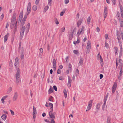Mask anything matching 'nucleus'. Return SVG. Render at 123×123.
Instances as JSON below:
<instances>
[{"label": "nucleus", "mask_w": 123, "mask_h": 123, "mask_svg": "<svg viewBox=\"0 0 123 123\" xmlns=\"http://www.w3.org/2000/svg\"><path fill=\"white\" fill-rule=\"evenodd\" d=\"M85 27L83 26H82L81 30H80L78 31L76 35L77 37H79L80 35H82L84 33Z\"/></svg>", "instance_id": "1"}, {"label": "nucleus", "mask_w": 123, "mask_h": 123, "mask_svg": "<svg viewBox=\"0 0 123 123\" xmlns=\"http://www.w3.org/2000/svg\"><path fill=\"white\" fill-rule=\"evenodd\" d=\"M91 43L90 41H89L87 43V45L86 47V53H88L89 52L91 48Z\"/></svg>", "instance_id": "2"}, {"label": "nucleus", "mask_w": 123, "mask_h": 123, "mask_svg": "<svg viewBox=\"0 0 123 123\" xmlns=\"http://www.w3.org/2000/svg\"><path fill=\"white\" fill-rule=\"evenodd\" d=\"M31 4L30 2H29L27 6V14L28 15L31 11Z\"/></svg>", "instance_id": "3"}, {"label": "nucleus", "mask_w": 123, "mask_h": 123, "mask_svg": "<svg viewBox=\"0 0 123 123\" xmlns=\"http://www.w3.org/2000/svg\"><path fill=\"white\" fill-rule=\"evenodd\" d=\"M117 86V83L115 82L113 84L112 87V92L113 93H114L116 90V88Z\"/></svg>", "instance_id": "4"}, {"label": "nucleus", "mask_w": 123, "mask_h": 123, "mask_svg": "<svg viewBox=\"0 0 123 123\" xmlns=\"http://www.w3.org/2000/svg\"><path fill=\"white\" fill-rule=\"evenodd\" d=\"M16 19L12 18L11 23L10 25V28L11 29H12L13 28L14 26L15 23V22Z\"/></svg>", "instance_id": "5"}, {"label": "nucleus", "mask_w": 123, "mask_h": 123, "mask_svg": "<svg viewBox=\"0 0 123 123\" xmlns=\"http://www.w3.org/2000/svg\"><path fill=\"white\" fill-rule=\"evenodd\" d=\"M92 100H91L89 102V104L88 105L87 109L86 111H88L91 109L92 107Z\"/></svg>", "instance_id": "6"}, {"label": "nucleus", "mask_w": 123, "mask_h": 123, "mask_svg": "<svg viewBox=\"0 0 123 123\" xmlns=\"http://www.w3.org/2000/svg\"><path fill=\"white\" fill-rule=\"evenodd\" d=\"M117 39L118 38L119 39L121 38L120 36L123 34V32L121 31H119L118 30H117Z\"/></svg>", "instance_id": "7"}, {"label": "nucleus", "mask_w": 123, "mask_h": 123, "mask_svg": "<svg viewBox=\"0 0 123 123\" xmlns=\"http://www.w3.org/2000/svg\"><path fill=\"white\" fill-rule=\"evenodd\" d=\"M18 94L17 92H15L12 98L13 100V101H16L18 98Z\"/></svg>", "instance_id": "8"}, {"label": "nucleus", "mask_w": 123, "mask_h": 123, "mask_svg": "<svg viewBox=\"0 0 123 123\" xmlns=\"http://www.w3.org/2000/svg\"><path fill=\"white\" fill-rule=\"evenodd\" d=\"M55 113L54 112L53 113H49V116L51 118H52V119L54 120L55 118Z\"/></svg>", "instance_id": "9"}, {"label": "nucleus", "mask_w": 123, "mask_h": 123, "mask_svg": "<svg viewBox=\"0 0 123 123\" xmlns=\"http://www.w3.org/2000/svg\"><path fill=\"white\" fill-rule=\"evenodd\" d=\"M107 9L106 7H105L104 8V16L105 18L107 14Z\"/></svg>", "instance_id": "10"}, {"label": "nucleus", "mask_w": 123, "mask_h": 123, "mask_svg": "<svg viewBox=\"0 0 123 123\" xmlns=\"http://www.w3.org/2000/svg\"><path fill=\"white\" fill-rule=\"evenodd\" d=\"M18 57H17L15 59L14 63L15 66L16 67V68H17L16 66L18 64Z\"/></svg>", "instance_id": "11"}, {"label": "nucleus", "mask_w": 123, "mask_h": 123, "mask_svg": "<svg viewBox=\"0 0 123 123\" xmlns=\"http://www.w3.org/2000/svg\"><path fill=\"white\" fill-rule=\"evenodd\" d=\"M43 49L42 48H41L39 50V57H41L43 55Z\"/></svg>", "instance_id": "12"}, {"label": "nucleus", "mask_w": 123, "mask_h": 123, "mask_svg": "<svg viewBox=\"0 0 123 123\" xmlns=\"http://www.w3.org/2000/svg\"><path fill=\"white\" fill-rule=\"evenodd\" d=\"M72 80L70 79L69 76L68 77V87H70L71 86V82Z\"/></svg>", "instance_id": "13"}, {"label": "nucleus", "mask_w": 123, "mask_h": 123, "mask_svg": "<svg viewBox=\"0 0 123 123\" xmlns=\"http://www.w3.org/2000/svg\"><path fill=\"white\" fill-rule=\"evenodd\" d=\"M118 20L119 21L120 27H123V19L119 18V19Z\"/></svg>", "instance_id": "14"}, {"label": "nucleus", "mask_w": 123, "mask_h": 123, "mask_svg": "<svg viewBox=\"0 0 123 123\" xmlns=\"http://www.w3.org/2000/svg\"><path fill=\"white\" fill-rule=\"evenodd\" d=\"M20 75V72L19 69H18L16 75V78L19 77Z\"/></svg>", "instance_id": "15"}, {"label": "nucleus", "mask_w": 123, "mask_h": 123, "mask_svg": "<svg viewBox=\"0 0 123 123\" xmlns=\"http://www.w3.org/2000/svg\"><path fill=\"white\" fill-rule=\"evenodd\" d=\"M9 34L7 33L5 35L4 38V41L5 42H6L7 40V38L9 36Z\"/></svg>", "instance_id": "16"}, {"label": "nucleus", "mask_w": 123, "mask_h": 123, "mask_svg": "<svg viewBox=\"0 0 123 123\" xmlns=\"http://www.w3.org/2000/svg\"><path fill=\"white\" fill-rule=\"evenodd\" d=\"M6 115L5 114H3L1 116V118L3 120L5 121L6 118Z\"/></svg>", "instance_id": "17"}, {"label": "nucleus", "mask_w": 123, "mask_h": 123, "mask_svg": "<svg viewBox=\"0 0 123 123\" xmlns=\"http://www.w3.org/2000/svg\"><path fill=\"white\" fill-rule=\"evenodd\" d=\"M33 115H36L37 114V111L35 107L34 106H33Z\"/></svg>", "instance_id": "18"}, {"label": "nucleus", "mask_w": 123, "mask_h": 123, "mask_svg": "<svg viewBox=\"0 0 123 123\" xmlns=\"http://www.w3.org/2000/svg\"><path fill=\"white\" fill-rule=\"evenodd\" d=\"M120 8V13L121 15L123 14V7L121 5H119Z\"/></svg>", "instance_id": "19"}, {"label": "nucleus", "mask_w": 123, "mask_h": 123, "mask_svg": "<svg viewBox=\"0 0 123 123\" xmlns=\"http://www.w3.org/2000/svg\"><path fill=\"white\" fill-rule=\"evenodd\" d=\"M100 61L101 62H100L101 65V66L103 67L104 64L103 60L101 56H100Z\"/></svg>", "instance_id": "20"}, {"label": "nucleus", "mask_w": 123, "mask_h": 123, "mask_svg": "<svg viewBox=\"0 0 123 123\" xmlns=\"http://www.w3.org/2000/svg\"><path fill=\"white\" fill-rule=\"evenodd\" d=\"M118 41V42L119 44V45L120 47H122V43L121 41V38H118L117 39Z\"/></svg>", "instance_id": "21"}, {"label": "nucleus", "mask_w": 123, "mask_h": 123, "mask_svg": "<svg viewBox=\"0 0 123 123\" xmlns=\"http://www.w3.org/2000/svg\"><path fill=\"white\" fill-rule=\"evenodd\" d=\"M82 23V21L81 20L78 21L77 23V26L79 27L80 26V25Z\"/></svg>", "instance_id": "22"}, {"label": "nucleus", "mask_w": 123, "mask_h": 123, "mask_svg": "<svg viewBox=\"0 0 123 123\" xmlns=\"http://www.w3.org/2000/svg\"><path fill=\"white\" fill-rule=\"evenodd\" d=\"M53 66H56V61L55 59H54L53 61Z\"/></svg>", "instance_id": "23"}, {"label": "nucleus", "mask_w": 123, "mask_h": 123, "mask_svg": "<svg viewBox=\"0 0 123 123\" xmlns=\"http://www.w3.org/2000/svg\"><path fill=\"white\" fill-rule=\"evenodd\" d=\"M72 65H71L69 63L68 64V69L69 70L70 72H71L72 71Z\"/></svg>", "instance_id": "24"}, {"label": "nucleus", "mask_w": 123, "mask_h": 123, "mask_svg": "<svg viewBox=\"0 0 123 123\" xmlns=\"http://www.w3.org/2000/svg\"><path fill=\"white\" fill-rule=\"evenodd\" d=\"M115 51V54L117 55L118 54L117 52H118V48L117 47H114Z\"/></svg>", "instance_id": "25"}, {"label": "nucleus", "mask_w": 123, "mask_h": 123, "mask_svg": "<svg viewBox=\"0 0 123 123\" xmlns=\"http://www.w3.org/2000/svg\"><path fill=\"white\" fill-rule=\"evenodd\" d=\"M83 63V60L82 59H81L79 61V65L81 66Z\"/></svg>", "instance_id": "26"}, {"label": "nucleus", "mask_w": 123, "mask_h": 123, "mask_svg": "<svg viewBox=\"0 0 123 123\" xmlns=\"http://www.w3.org/2000/svg\"><path fill=\"white\" fill-rule=\"evenodd\" d=\"M25 26H24L22 27L21 30L20 32H22L24 33V32L25 31Z\"/></svg>", "instance_id": "27"}, {"label": "nucleus", "mask_w": 123, "mask_h": 123, "mask_svg": "<svg viewBox=\"0 0 123 123\" xmlns=\"http://www.w3.org/2000/svg\"><path fill=\"white\" fill-rule=\"evenodd\" d=\"M63 93L64 94V96L65 98H66L67 97V92L66 90L65 89L63 91Z\"/></svg>", "instance_id": "28"}, {"label": "nucleus", "mask_w": 123, "mask_h": 123, "mask_svg": "<svg viewBox=\"0 0 123 123\" xmlns=\"http://www.w3.org/2000/svg\"><path fill=\"white\" fill-rule=\"evenodd\" d=\"M65 31V27H63L60 29V31L61 32H62Z\"/></svg>", "instance_id": "29"}, {"label": "nucleus", "mask_w": 123, "mask_h": 123, "mask_svg": "<svg viewBox=\"0 0 123 123\" xmlns=\"http://www.w3.org/2000/svg\"><path fill=\"white\" fill-rule=\"evenodd\" d=\"M24 35V33L20 32V38L21 39H22Z\"/></svg>", "instance_id": "30"}, {"label": "nucleus", "mask_w": 123, "mask_h": 123, "mask_svg": "<svg viewBox=\"0 0 123 123\" xmlns=\"http://www.w3.org/2000/svg\"><path fill=\"white\" fill-rule=\"evenodd\" d=\"M48 92H49V93H50H50H51L53 92V88L52 87L50 86V88Z\"/></svg>", "instance_id": "31"}, {"label": "nucleus", "mask_w": 123, "mask_h": 123, "mask_svg": "<svg viewBox=\"0 0 123 123\" xmlns=\"http://www.w3.org/2000/svg\"><path fill=\"white\" fill-rule=\"evenodd\" d=\"M30 24L29 23L27 24V25L26 26V27L27 28V31H28V32L29 29L30 28Z\"/></svg>", "instance_id": "32"}, {"label": "nucleus", "mask_w": 123, "mask_h": 123, "mask_svg": "<svg viewBox=\"0 0 123 123\" xmlns=\"http://www.w3.org/2000/svg\"><path fill=\"white\" fill-rule=\"evenodd\" d=\"M32 10L34 11H36L37 10V7L36 5H34L32 7Z\"/></svg>", "instance_id": "33"}, {"label": "nucleus", "mask_w": 123, "mask_h": 123, "mask_svg": "<svg viewBox=\"0 0 123 123\" xmlns=\"http://www.w3.org/2000/svg\"><path fill=\"white\" fill-rule=\"evenodd\" d=\"M73 36V35L72 34H71V33L69 34V39L70 40H71Z\"/></svg>", "instance_id": "34"}, {"label": "nucleus", "mask_w": 123, "mask_h": 123, "mask_svg": "<svg viewBox=\"0 0 123 123\" xmlns=\"http://www.w3.org/2000/svg\"><path fill=\"white\" fill-rule=\"evenodd\" d=\"M91 19L90 18V17L89 16L88 17L87 19V23L88 24H89L90 23V21L91 20Z\"/></svg>", "instance_id": "35"}, {"label": "nucleus", "mask_w": 123, "mask_h": 123, "mask_svg": "<svg viewBox=\"0 0 123 123\" xmlns=\"http://www.w3.org/2000/svg\"><path fill=\"white\" fill-rule=\"evenodd\" d=\"M120 14L119 12L118 11L117 12V18L118 20H119V18H120Z\"/></svg>", "instance_id": "36"}, {"label": "nucleus", "mask_w": 123, "mask_h": 123, "mask_svg": "<svg viewBox=\"0 0 123 123\" xmlns=\"http://www.w3.org/2000/svg\"><path fill=\"white\" fill-rule=\"evenodd\" d=\"M123 71H122V67H121L120 69V71L119 74V75H122V73H123Z\"/></svg>", "instance_id": "37"}, {"label": "nucleus", "mask_w": 123, "mask_h": 123, "mask_svg": "<svg viewBox=\"0 0 123 123\" xmlns=\"http://www.w3.org/2000/svg\"><path fill=\"white\" fill-rule=\"evenodd\" d=\"M63 11L61 12L60 13V15L61 16H62L63 15L64 13L65 12L66 10L65 9H64L63 10Z\"/></svg>", "instance_id": "38"}, {"label": "nucleus", "mask_w": 123, "mask_h": 123, "mask_svg": "<svg viewBox=\"0 0 123 123\" xmlns=\"http://www.w3.org/2000/svg\"><path fill=\"white\" fill-rule=\"evenodd\" d=\"M110 120V118L109 117H108L106 123H111Z\"/></svg>", "instance_id": "39"}, {"label": "nucleus", "mask_w": 123, "mask_h": 123, "mask_svg": "<svg viewBox=\"0 0 123 123\" xmlns=\"http://www.w3.org/2000/svg\"><path fill=\"white\" fill-rule=\"evenodd\" d=\"M12 87H10L9 88V89H8V91H7V92L8 93H10L12 91Z\"/></svg>", "instance_id": "40"}, {"label": "nucleus", "mask_w": 123, "mask_h": 123, "mask_svg": "<svg viewBox=\"0 0 123 123\" xmlns=\"http://www.w3.org/2000/svg\"><path fill=\"white\" fill-rule=\"evenodd\" d=\"M14 29L13 30V32H14V33H15V32L16 31H17V26H14Z\"/></svg>", "instance_id": "41"}, {"label": "nucleus", "mask_w": 123, "mask_h": 123, "mask_svg": "<svg viewBox=\"0 0 123 123\" xmlns=\"http://www.w3.org/2000/svg\"><path fill=\"white\" fill-rule=\"evenodd\" d=\"M105 45L107 48H109V45L106 42L105 43Z\"/></svg>", "instance_id": "42"}, {"label": "nucleus", "mask_w": 123, "mask_h": 123, "mask_svg": "<svg viewBox=\"0 0 123 123\" xmlns=\"http://www.w3.org/2000/svg\"><path fill=\"white\" fill-rule=\"evenodd\" d=\"M16 78V83L18 84V83L19 81V77L18 78Z\"/></svg>", "instance_id": "43"}, {"label": "nucleus", "mask_w": 123, "mask_h": 123, "mask_svg": "<svg viewBox=\"0 0 123 123\" xmlns=\"http://www.w3.org/2000/svg\"><path fill=\"white\" fill-rule=\"evenodd\" d=\"M101 104H98L96 106V108L98 110L100 108Z\"/></svg>", "instance_id": "44"}, {"label": "nucleus", "mask_w": 123, "mask_h": 123, "mask_svg": "<svg viewBox=\"0 0 123 123\" xmlns=\"http://www.w3.org/2000/svg\"><path fill=\"white\" fill-rule=\"evenodd\" d=\"M73 52L76 55L79 53V52L77 50H74Z\"/></svg>", "instance_id": "45"}, {"label": "nucleus", "mask_w": 123, "mask_h": 123, "mask_svg": "<svg viewBox=\"0 0 123 123\" xmlns=\"http://www.w3.org/2000/svg\"><path fill=\"white\" fill-rule=\"evenodd\" d=\"M49 8V7L48 6H46L44 8V11H45V12Z\"/></svg>", "instance_id": "46"}, {"label": "nucleus", "mask_w": 123, "mask_h": 123, "mask_svg": "<svg viewBox=\"0 0 123 123\" xmlns=\"http://www.w3.org/2000/svg\"><path fill=\"white\" fill-rule=\"evenodd\" d=\"M107 97H105L104 98V103H106V101L107 100Z\"/></svg>", "instance_id": "47"}, {"label": "nucleus", "mask_w": 123, "mask_h": 123, "mask_svg": "<svg viewBox=\"0 0 123 123\" xmlns=\"http://www.w3.org/2000/svg\"><path fill=\"white\" fill-rule=\"evenodd\" d=\"M16 16L15 14L14 13L12 18L16 19Z\"/></svg>", "instance_id": "48"}, {"label": "nucleus", "mask_w": 123, "mask_h": 123, "mask_svg": "<svg viewBox=\"0 0 123 123\" xmlns=\"http://www.w3.org/2000/svg\"><path fill=\"white\" fill-rule=\"evenodd\" d=\"M106 103H104V104L103 105V106H102V110H104V109H105V105Z\"/></svg>", "instance_id": "49"}, {"label": "nucleus", "mask_w": 123, "mask_h": 123, "mask_svg": "<svg viewBox=\"0 0 123 123\" xmlns=\"http://www.w3.org/2000/svg\"><path fill=\"white\" fill-rule=\"evenodd\" d=\"M53 89L55 91H57V89L56 87V86H55L54 85L53 86Z\"/></svg>", "instance_id": "50"}, {"label": "nucleus", "mask_w": 123, "mask_h": 123, "mask_svg": "<svg viewBox=\"0 0 123 123\" xmlns=\"http://www.w3.org/2000/svg\"><path fill=\"white\" fill-rule=\"evenodd\" d=\"M4 17V14H3L1 16L0 19H1V20H2Z\"/></svg>", "instance_id": "51"}, {"label": "nucleus", "mask_w": 123, "mask_h": 123, "mask_svg": "<svg viewBox=\"0 0 123 123\" xmlns=\"http://www.w3.org/2000/svg\"><path fill=\"white\" fill-rule=\"evenodd\" d=\"M52 0H48V2L49 5H50L51 4Z\"/></svg>", "instance_id": "52"}, {"label": "nucleus", "mask_w": 123, "mask_h": 123, "mask_svg": "<svg viewBox=\"0 0 123 123\" xmlns=\"http://www.w3.org/2000/svg\"><path fill=\"white\" fill-rule=\"evenodd\" d=\"M9 66L11 69H12L13 68L12 64H9Z\"/></svg>", "instance_id": "53"}, {"label": "nucleus", "mask_w": 123, "mask_h": 123, "mask_svg": "<svg viewBox=\"0 0 123 123\" xmlns=\"http://www.w3.org/2000/svg\"><path fill=\"white\" fill-rule=\"evenodd\" d=\"M49 106L50 108H53V104L51 103H49Z\"/></svg>", "instance_id": "54"}, {"label": "nucleus", "mask_w": 123, "mask_h": 123, "mask_svg": "<svg viewBox=\"0 0 123 123\" xmlns=\"http://www.w3.org/2000/svg\"><path fill=\"white\" fill-rule=\"evenodd\" d=\"M105 39H109L108 37V35L107 34H105Z\"/></svg>", "instance_id": "55"}, {"label": "nucleus", "mask_w": 123, "mask_h": 123, "mask_svg": "<svg viewBox=\"0 0 123 123\" xmlns=\"http://www.w3.org/2000/svg\"><path fill=\"white\" fill-rule=\"evenodd\" d=\"M55 23L56 24V25H58L59 24V22L58 21L57 19V18H56L55 19Z\"/></svg>", "instance_id": "56"}, {"label": "nucleus", "mask_w": 123, "mask_h": 123, "mask_svg": "<svg viewBox=\"0 0 123 123\" xmlns=\"http://www.w3.org/2000/svg\"><path fill=\"white\" fill-rule=\"evenodd\" d=\"M57 73L58 74H60L61 73V71L60 69H58L57 71Z\"/></svg>", "instance_id": "57"}, {"label": "nucleus", "mask_w": 123, "mask_h": 123, "mask_svg": "<svg viewBox=\"0 0 123 123\" xmlns=\"http://www.w3.org/2000/svg\"><path fill=\"white\" fill-rule=\"evenodd\" d=\"M26 18H27L26 16H25L22 20L24 21H25Z\"/></svg>", "instance_id": "58"}, {"label": "nucleus", "mask_w": 123, "mask_h": 123, "mask_svg": "<svg viewBox=\"0 0 123 123\" xmlns=\"http://www.w3.org/2000/svg\"><path fill=\"white\" fill-rule=\"evenodd\" d=\"M103 77V75L102 74H100L99 75V77L100 79H101Z\"/></svg>", "instance_id": "59"}, {"label": "nucleus", "mask_w": 123, "mask_h": 123, "mask_svg": "<svg viewBox=\"0 0 123 123\" xmlns=\"http://www.w3.org/2000/svg\"><path fill=\"white\" fill-rule=\"evenodd\" d=\"M23 18V15H21L19 17V20L20 21V22L21 21V20Z\"/></svg>", "instance_id": "60"}, {"label": "nucleus", "mask_w": 123, "mask_h": 123, "mask_svg": "<svg viewBox=\"0 0 123 123\" xmlns=\"http://www.w3.org/2000/svg\"><path fill=\"white\" fill-rule=\"evenodd\" d=\"M25 22V21H24L22 20L21 24V25L23 26Z\"/></svg>", "instance_id": "61"}, {"label": "nucleus", "mask_w": 123, "mask_h": 123, "mask_svg": "<svg viewBox=\"0 0 123 123\" xmlns=\"http://www.w3.org/2000/svg\"><path fill=\"white\" fill-rule=\"evenodd\" d=\"M113 4L115 5L116 3V0H111Z\"/></svg>", "instance_id": "62"}, {"label": "nucleus", "mask_w": 123, "mask_h": 123, "mask_svg": "<svg viewBox=\"0 0 123 123\" xmlns=\"http://www.w3.org/2000/svg\"><path fill=\"white\" fill-rule=\"evenodd\" d=\"M39 0H36L35 3L36 5L38 4L39 3Z\"/></svg>", "instance_id": "63"}, {"label": "nucleus", "mask_w": 123, "mask_h": 123, "mask_svg": "<svg viewBox=\"0 0 123 123\" xmlns=\"http://www.w3.org/2000/svg\"><path fill=\"white\" fill-rule=\"evenodd\" d=\"M50 123H55V122L54 120L52 119L51 120Z\"/></svg>", "instance_id": "64"}]
</instances>
